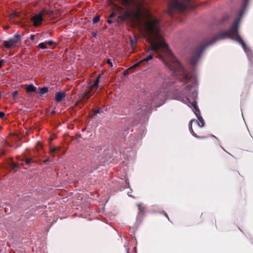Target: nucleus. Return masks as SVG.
Wrapping results in <instances>:
<instances>
[{
  "label": "nucleus",
  "mask_w": 253,
  "mask_h": 253,
  "mask_svg": "<svg viewBox=\"0 0 253 253\" xmlns=\"http://www.w3.org/2000/svg\"><path fill=\"white\" fill-rule=\"evenodd\" d=\"M146 0H120L125 7L117 5L115 8L116 13L119 14L117 22L121 23L128 20L138 26L151 44V47L143 54L146 57L134 66H137L143 62L152 59L154 53H156L157 57L177 77L181 84L194 73L188 72L172 54L160 33L158 20L152 18L149 14L146 15L143 14V7Z\"/></svg>",
  "instance_id": "1"
},
{
  "label": "nucleus",
  "mask_w": 253,
  "mask_h": 253,
  "mask_svg": "<svg viewBox=\"0 0 253 253\" xmlns=\"http://www.w3.org/2000/svg\"><path fill=\"white\" fill-rule=\"evenodd\" d=\"M248 1V0H244L242 9L239 13L238 17L235 19L229 31L218 34L208 42L203 43L196 47L193 50L191 57L190 60V63L192 66H196L200 59V57L202 55L203 51L206 47L214 43L216 41L219 40L224 39L228 38H231L241 44L249 57V60H252V51L244 43L241 37L239 35L238 31L239 23L240 22L241 17L247 7Z\"/></svg>",
  "instance_id": "2"
},
{
  "label": "nucleus",
  "mask_w": 253,
  "mask_h": 253,
  "mask_svg": "<svg viewBox=\"0 0 253 253\" xmlns=\"http://www.w3.org/2000/svg\"><path fill=\"white\" fill-rule=\"evenodd\" d=\"M180 86L176 89L174 93V97L188 106H192L194 110L193 112L198 119L197 124L202 127L204 126V121L200 115L199 109L196 101L197 97L198 82L196 75L194 74L190 77L185 80L180 85Z\"/></svg>",
  "instance_id": "3"
},
{
  "label": "nucleus",
  "mask_w": 253,
  "mask_h": 253,
  "mask_svg": "<svg viewBox=\"0 0 253 253\" xmlns=\"http://www.w3.org/2000/svg\"><path fill=\"white\" fill-rule=\"evenodd\" d=\"M168 94V89L166 88L164 84L160 89L156 93L154 94L150 100L149 103H147V105L145 106L144 110L148 111L153 107H159L162 105L165 100L167 98ZM144 107V106H143Z\"/></svg>",
  "instance_id": "4"
},
{
  "label": "nucleus",
  "mask_w": 253,
  "mask_h": 253,
  "mask_svg": "<svg viewBox=\"0 0 253 253\" xmlns=\"http://www.w3.org/2000/svg\"><path fill=\"white\" fill-rule=\"evenodd\" d=\"M191 0H170L168 5V12L170 15H173L174 10L184 11L188 8L191 5Z\"/></svg>",
  "instance_id": "5"
},
{
  "label": "nucleus",
  "mask_w": 253,
  "mask_h": 253,
  "mask_svg": "<svg viewBox=\"0 0 253 253\" xmlns=\"http://www.w3.org/2000/svg\"><path fill=\"white\" fill-rule=\"evenodd\" d=\"M20 41V35L18 33L14 35L13 38H11L8 40L4 41L3 42V46L8 49H11L15 47H18V43Z\"/></svg>",
  "instance_id": "6"
},
{
  "label": "nucleus",
  "mask_w": 253,
  "mask_h": 253,
  "mask_svg": "<svg viewBox=\"0 0 253 253\" xmlns=\"http://www.w3.org/2000/svg\"><path fill=\"white\" fill-rule=\"evenodd\" d=\"M100 76H99L95 80L94 83L90 85L88 88L87 89L86 91H85L82 95V99H88L92 94L95 92V91L91 93V92L92 91L93 88L95 87L97 88L98 86L99 83V79H100Z\"/></svg>",
  "instance_id": "7"
},
{
  "label": "nucleus",
  "mask_w": 253,
  "mask_h": 253,
  "mask_svg": "<svg viewBox=\"0 0 253 253\" xmlns=\"http://www.w3.org/2000/svg\"><path fill=\"white\" fill-rule=\"evenodd\" d=\"M32 21L33 22V25L35 27L39 26L42 21V13L36 14L32 18Z\"/></svg>",
  "instance_id": "8"
},
{
  "label": "nucleus",
  "mask_w": 253,
  "mask_h": 253,
  "mask_svg": "<svg viewBox=\"0 0 253 253\" xmlns=\"http://www.w3.org/2000/svg\"><path fill=\"white\" fill-rule=\"evenodd\" d=\"M66 96L65 93L64 92H58L55 95V100L57 102H60Z\"/></svg>",
  "instance_id": "9"
},
{
  "label": "nucleus",
  "mask_w": 253,
  "mask_h": 253,
  "mask_svg": "<svg viewBox=\"0 0 253 253\" xmlns=\"http://www.w3.org/2000/svg\"><path fill=\"white\" fill-rule=\"evenodd\" d=\"M48 89L46 87L39 88V93L41 95H42L48 92Z\"/></svg>",
  "instance_id": "10"
},
{
  "label": "nucleus",
  "mask_w": 253,
  "mask_h": 253,
  "mask_svg": "<svg viewBox=\"0 0 253 253\" xmlns=\"http://www.w3.org/2000/svg\"><path fill=\"white\" fill-rule=\"evenodd\" d=\"M26 90L27 92H34L36 91V88L33 84H30L27 86Z\"/></svg>",
  "instance_id": "11"
},
{
  "label": "nucleus",
  "mask_w": 253,
  "mask_h": 253,
  "mask_svg": "<svg viewBox=\"0 0 253 253\" xmlns=\"http://www.w3.org/2000/svg\"><path fill=\"white\" fill-rule=\"evenodd\" d=\"M194 121L193 120H191L190 122V124H189V129H190V131L191 132V133L192 134V135L196 137H197V138H200L199 136H197L196 135V134L194 132V131H193V129H192V122H193Z\"/></svg>",
  "instance_id": "12"
},
{
  "label": "nucleus",
  "mask_w": 253,
  "mask_h": 253,
  "mask_svg": "<svg viewBox=\"0 0 253 253\" xmlns=\"http://www.w3.org/2000/svg\"><path fill=\"white\" fill-rule=\"evenodd\" d=\"M38 47L42 49H46L47 48L45 42H41L39 43Z\"/></svg>",
  "instance_id": "13"
},
{
  "label": "nucleus",
  "mask_w": 253,
  "mask_h": 253,
  "mask_svg": "<svg viewBox=\"0 0 253 253\" xmlns=\"http://www.w3.org/2000/svg\"><path fill=\"white\" fill-rule=\"evenodd\" d=\"M99 20H100V16H96L93 19V23H94V24L97 23L99 21Z\"/></svg>",
  "instance_id": "14"
},
{
  "label": "nucleus",
  "mask_w": 253,
  "mask_h": 253,
  "mask_svg": "<svg viewBox=\"0 0 253 253\" xmlns=\"http://www.w3.org/2000/svg\"><path fill=\"white\" fill-rule=\"evenodd\" d=\"M18 95V91L17 90H15L13 92L12 94V97L14 99H16L17 97V96Z\"/></svg>",
  "instance_id": "15"
},
{
  "label": "nucleus",
  "mask_w": 253,
  "mask_h": 253,
  "mask_svg": "<svg viewBox=\"0 0 253 253\" xmlns=\"http://www.w3.org/2000/svg\"><path fill=\"white\" fill-rule=\"evenodd\" d=\"M137 206H138V209L139 210V214H140V213H141L143 211V210H142V208L141 207V205L140 204H138L137 205Z\"/></svg>",
  "instance_id": "16"
},
{
  "label": "nucleus",
  "mask_w": 253,
  "mask_h": 253,
  "mask_svg": "<svg viewBox=\"0 0 253 253\" xmlns=\"http://www.w3.org/2000/svg\"><path fill=\"white\" fill-rule=\"evenodd\" d=\"M116 15V13L114 12H112L109 16V18H112Z\"/></svg>",
  "instance_id": "17"
},
{
  "label": "nucleus",
  "mask_w": 253,
  "mask_h": 253,
  "mask_svg": "<svg viewBox=\"0 0 253 253\" xmlns=\"http://www.w3.org/2000/svg\"><path fill=\"white\" fill-rule=\"evenodd\" d=\"M53 41L52 40H49L46 42V43L49 45H52L53 44Z\"/></svg>",
  "instance_id": "18"
},
{
  "label": "nucleus",
  "mask_w": 253,
  "mask_h": 253,
  "mask_svg": "<svg viewBox=\"0 0 253 253\" xmlns=\"http://www.w3.org/2000/svg\"><path fill=\"white\" fill-rule=\"evenodd\" d=\"M4 113L0 111V118H2L4 117Z\"/></svg>",
  "instance_id": "19"
},
{
  "label": "nucleus",
  "mask_w": 253,
  "mask_h": 253,
  "mask_svg": "<svg viewBox=\"0 0 253 253\" xmlns=\"http://www.w3.org/2000/svg\"><path fill=\"white\" fill-rule=\"evenodd\" d=\"M131 42L132 46H133L134 45H135L136 44V40H132L131 41Z\"/></svg>",
  "instance_id": "20"
},
{
  "label": "nucleus",
  "mask_w": 253,
  "mask_h": 253,
  "mask_svg": "<svg viewBox=\"0 0 253 253\" xmlns=\"http://www.w3.org/2000/svg\"><path fill=\"white\" fill-rule=\"evenodd\" d=\"M99 113H100V110L98 109L97 110L94 111V115H97V114H98Z\"/></svg>",
  "instance_id": "21"
},
{
  "label": "nucleus",
  "mask_w": 253,
  "mask_h": 253,
  "mask_svg": "<svg viewBox=\"0 0 253 253\" xmlns=\"http://www.w3.org/2000/svg\"><path fill=\"white\" fill-rule=\"evenodd\" d=\"M107 63H108V64H109V65H110L111 67H112V66H113V63H112V62H111L110 61V60H107Z\"/></svg>",
  "instance_id": "22"
},
{
  "label": "nucleus",
  "mask_w": 253,
  "mask_h": 253,
  "mask_svg": "<svg viewBox=\"0 0 253 253\" xmlns=\"http://www.w3.org/2000/svg\"><path fill=\"white\" fill-rule=\"evenodd\" d=\"M35 35H31V36H30V39L32 40V41H33L34 39H35Z\"/></svg>",
  "instance_id": "23"
},
{
  "label": "nucleus",
  "mask_w": 253,
  "mask_h": 253,
  "mask_svg": "<svg viewBox=\"0 0 253 253\" xmlns=\"http://www.w3.org/2000/svg\"><path fill=\"white\" fill-rule=\"evenodd\" d=\"M57 149V148H56V147H54V148H52L51 150V153H53V152L55 151Z\"/></svg>",
  "instance_id": "24"
},
{
  "label": "nucleus",
  "mask_w": 253,
  "mask_h": 253,
  "mask_svg": "<svg viewBox=\"0 0 253 253\" xmlns=\"http://www.w3.org/2000/svg\"><path fill=\"white\" fill-rule=\"evenodd\" d=\"M3 60H0V68L2 67V64H3Z\"/></svg>",
  "instance_id": "25"
},
{
  "label": "nucleus",
  "mask_w": 253,
  "mask_h": 253,
  "mask_svg": "<svg viewBox=\"0 0 253 253\" xmlns=\"http://www.w3.org/2000/svg\"><path fill=\"white\" fill-rule=\"evenodd\" d=\"M31 161V159H27L26 161V163L28 164H29Z\"/></svg>",
  "instance_id": "26"
},
{
  "label": "nucleus",
  "mask_w": 253,
  "mask_h": 253,
  "mask_svg": "<svg viewBox=\"0 0 253 253\" xmlns=\"http://www.w3.org/2000/svg\"><path fill=\"white\" fill-rule=\"evenodd\" d=\"M18 166L15 164H13V169H15L16 168H17Z\"/></svg>",
  "instance_id": "27"
},
{
  "label": "nucleus",
  "mask_w": 253,
  "mask_h": 253,
  "mask_svg": "<svg viewBox=\"0 0 253 253\" xmlns=\"http://www.w3.org/2000/svg\"><path fill=\"white\" fill-rule=\"evenodd\" d=\"M111 18H109L108 19V22L109 24L112 23L113 21L110 19Z\"/></svg>",
  "instance_id": "28"
},
{
  "label": "nucleus",
  "mask_w": 253,
  "mask_h": 253,
  "mask_svg": "<svg viewBox=\"0 0 253 253\" xmlns=\"http://www.w3.org/2000/svg\"><path fill=\"white\" fill-rule=\"evenodd\" d=\"M165 215H166V217L169 219V218H168V217L167 214L165 213Z\"/></svg>",
  "instance_id": "29"
},
{
  "label": "nucleus",
  "mask_w": 253,
  "mask_h": 253,
  "mask_svg": "<svg viewBox=\"0 0 253 253\" xmlns=\"http://www.w3.org/2000/svg\"><path fill=\"white\" fill-rule=\"evenodd\" d=\"M212 137H215V138H216L215 136H214V135H212Z\"/></svg>",
  "instance_id": "30"
}]
</instances>
